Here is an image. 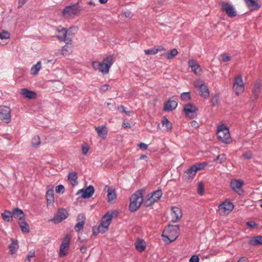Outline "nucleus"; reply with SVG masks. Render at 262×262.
Returning <instances> with one entry per match:
<instances>
[{"mask_svg":"<svg viewBox=\"0 0 262 262\" xmlns=\"http://www.w3.org/2000/svg\"><path fill=\"white\" fill-rule=\"evenodd\" d=\"M113 63V56H108L104 58L102 62L93 61L92 64L95 70H98L103 74H107Z\"/></svg>","mask_w":262,"mask_h":262,"instance_id":"1","label":"nucleus"},{"mask_svg":"<svg viewBox=\"0 0 262 262\" xmlns=\"http://www.w3.org/2000/svg\"><path fill=\"white\" fill-rule=\"evenodd\" d=\"M114 213V211L108 212L102 217L101 221V223L97 229V231L96 232L95 230L94 229V234H97L99 232L103 233L107 231L108 227L114 216L113 215Z\"/></svg>","mask_w":262,"mask_h":262,"instance_id":"2","label":"nucleus"},{"mask_svg":"<svg viewBox=\"0 0 262 262\" xmlns=\"http://www.w3.org/2000/svg\"><path fill=\"white\" fill-rule=\"evenodd\" d=\"M179 225H169L165 227L162 236L167 238L170 242L175 241L178 236Z\"/></svg>","mask_w":262,"mask_h":262,"instance_id":"3","label":"nucleus"},{"mask_svg":"<svg viewBox=\"0 0 262 262\" xmlns=\"http://www.w3.org/2000/svg\"><path fill=\"white\" fill-rule=\"evenodd\" d=\"M143 201L142 192L138 191L132 195L130 198L129 209L131 211H136Z\"/></svg>","mask_w":262,"mask_h":262,"instance_id":"4","label":"nucleus"},{"mask_svg":"<svg viewBox=\"0 0 262 262\" xmlns=\"http://www.w3.org/2000/svg\"><path fill=\"white\" fill-rule=\"evenodd\" d=\"M217 136L223 142L229 144L232 140L230 137L229 128L225 125L222 124L217 127Z\"/></svg>","mask_w":262,"mask_h":262,"instance_id":"5","label":"nucleus"},{"mask_svg":"<svg viewBox=\"0 0 262 262\" xmlns=\"http://www.w3.org/2000/svg\"><path fill=\"white\" fill-rule=\"evenodd\" d=\"M78 28L77 27H71L69 30H67L66 28H63L61 26L58 27L57 28V31L58 32H62V36H57V38L60 41H67L68 40H71L69 38L67 37V34L69 36H73L74 35L77 31Z\"/></svg>","mask_w":262,"mask_h":262,"instance_id":"6","label":"nucleus"},{"mask_svg":"<svg viewBox=\"0 0 262 262\" xmlns=\"http://www.w3.org/2000/svg\"><path fill=\"white\" fill-rule=\"evenodd\" d=\"M81 10V8L79 6L75 5L67 6L63 9L62 15L66 18H73Z\"/></svg>","mask_w":262,"mask_h":262,"instance_id":"7","label":"nucleus"},{"mask_svg":"<svg viewBox=\"0 0 262 262\" xmlns=\"http://www.w3.org/2000/svg\"><path fill=\"white\" fill-rule=\"evenodd\" d=\"M221 10L226 13L229 17H233L237 15L234 7L231 3L221 2L220 3Z\"/></svg>","mask_w":262,"mask_h":262,"instance_id":"8","label":"nucleus"},{"mask_svg":"<svg viewBox=\"0 0 262 262\" xmlns=\"http://www.w3.org/2000/svg\"><path fill=\"white\" fill-rule=\"evenodd\" d=\"M234 207L233 203L225 201L219 206V213L221 215H227L233 209Z\"/></svg>","mask_w":262,"mask_h":262,"instance_id":"9","label":"nucleus"},{"mask_svg":"<svg viewBox=\"0 0 262 262\" xmlns=\"http://www.w3.org/2000/svg\"><path fill=\"white\" fill-rule=\"evenodd\" d=\"M233 90L237 95H239L244 91L245 84L242 76L239 75L235 77Z\"/></svg>","mask_w":262,"mask_h":262,"instance_id":"10","label":"nucleus"},{"mask_svg":"<svg viewBox=\"0 0 262 262\" xmlns=\"http://www.w3.org/2000/svg\"><path fill=\"white\" fill-rule=\"evenodd\" d=\"M194 86L200 89V95L204 98H208L209 96V91L208 86L205 84L204 82L198 80L194 82Z\"/></svg>","mask_w":262,"mask_h":262,"instance_id":"11","label":"nucleus"},{"mask_svg":"<svg viewBox=\"0 0 262 262\" xmlns=\"http://www.w3.org/2000/svg\"><path fill=\"white\" fill-rule=\"evenodd\" d=\"M0 119L6 123L11 122V109L9 107L7 106H0Z\"/></svg>","mask_w":262,"mask_h":262,"instance_id":"12","label":"nucleus"},{"mask_svg":"<svg viewBox=\"0 0 262 262\" xmlns=\"http://www.w3.org/2000/svg\"><path fill=\"white\" fill-rule=\"evenodd\" d=\"M184 111L186 117L190 119H193L197 116L198 108L191 103H188L185 105Z\"/></svg>","mask_w":262,"mask_h":262,"instance_id":"13","label":"nucleus"},{"mask_svg":"<svg viewBox=\"0 0 262 262\" xmlns=\"http://www.w3.org/2000/svg\"><path fill=\"white\" fill-rule=\"evenodd\" d=\"M68 215L69 213L65 209L60 208L58 209L54 217L51 221L55 224H58L67 219Z\"/></svg>","mask_w":262,"mask_h":262,"instance_id":"14","label":"nucleus"},{"mask_svg":"<svg viewBox=\"0 0 262 262\" xmlns=\"http://www.w3.org/2000/svg\"><path fill=\"white\" fill-rule=\"evenodd\" d=\"M70 239L69 235L64 237L60 246L59 257H63L66 255L69 248Z\"/></svg>","mask_w":262,"mask_h":262,"instance_id":"15","label":"nucleus"},{"mask_svg":"<svg viewBox=\"0 0 262 262\" xmlns=\"http://www.w3.org/2000/svg\"><path fill=\"white\" fill-rule=\"evenodd\" d=\"M162 192L161 189H158L153 192L152 195L144 203L146 206H150L159 200L162 196Z\"/></svg>","mask_w":262,"mask_h":262,"instance_id":"16","label":"nucleus"},{"mask_svg":"<svg viewBox=\"0 0 262 262\" xmlns=\"http://www.w3.org/2000/svg\"><path fill=\"white\" fill-rule=\"evenodd\" d=\"M244 182L241 180L234 179L230 182V187L239 194L243 193V190L241 188Z\"/></svg>","mask_w":262,"mask_h":262,"instance_id":"17","label":"nucleus"},{"mask_svg":"<svg viewBox=\"0 0 262 262\" xmlns=\"http://www.w3.org/2000/svg\"><path fill=\"white\" fill-rule=\"evenodd\" d=\"M171 221L173 223H177L179 222L183 216L181 209L177 207H172L171 208Z\"/></svg>","mask_w":262,"mask_h":262,"instance_id":"18","label":"nucleus"},{"mask_svg":"<svg viewBox=\"0 0 262 262\" xmlns=\"http://www.w3.org/2000/svg\"><path fill=\"white\" fill-rule=\"evenodd\" d=\"M80 192L82 193V196L83 198L88 199L91 198L93 195L94 193V189L93 186L90 185L87 188H86L84 190H79L77 194Z\"/></svg>","mask_w":262,"mask_h":262,"instance_id":"19","label":"nucleus"},{"mask_svg":"<svg viewBox=\"0 0 262 262\" xmlns=\"http://www.w3.org/2000/svg\"><path fill=\"white\" fill-rule=\"evenodd\" d=\"M189 66L191 68V70L196 75H200L201 74V69L200 66L193 59H190L188 61Z\"/></svg>","mask_w":262,"mask_h":262,"instance_id":"20","label":"nucleus"},{"mask_svg":"<svg viewBox=\"0 0 262 262\" xmlns=\"http://www.w3.org/2000/svg\"><path fill=\"white\" fill-rule=\"evenodd\" d=\"M261 93V84L259 82H256L254 86L252 99L253 101L257 100Z\"/></svg>","mask_w":262,"mask_h":262,"instance_id":"21","label":"nucleus"},{"mask_svg":"<svg viewBox=\"0 0 262 262\" xmlns=\"http://www.w3.org/2000/svg\"><path fill=\"white\" fill-rule=\"evenodd\" d=\"M258 0H244L247 6L251 11L257 10L260 8Z\"/></svg>","mask_w":262,"mask_h":262,"instance_id":"22","label":"nucleus"},{"mask_svg":"<svg viewBox=\"0 0 262 262\" xmlns=\"http://www.w3.org/2000/svg\"><path fill=\"white\" fill-rule=\"evenodd\" d=\"M178 105L177 102L174 100H169L164 106V110L169 112L174 110Z\"/></svg>","mask_w":262,"mask_h":262,"instance_id":"23","label":"nucleus"},{"mask_svg":"<svg viewBox=\"0 0 262 262\" xmlns=\"http://www.w3.org/2000/svg\"><path fill=\"white\" fill-rule=\"evenodd\" d=\"M66 42L65 46L62 47V54L64 56L69 55L72 52V40H69Z\"/></svg>","mask_w":262,"mask_h":262,"instance_id":"24","label":"nucleus"},{"mask_svg":"<svg viewBox=\"0 0 262 262\" xmlns=\"http://www.w3.org/2000/svg\"><path fill=\"white\" fill-rule=\"evenodd\" d=\"M196 171L195 170L194 167L192 165L185 172L184 176L189 180L193 179L194 176L196 173Z\"/></svg>","mask_w":262,"mask_h":262,"instance_id":"25","label":"nucleus"},{"mask_svg":"<svg viewBox=\"0 0 262 262\" xmlns=\"http://www.w3.org/2000/svg\"><path fill=\"white\" fill-rule=\"evenodd\" d=\"M21 94L25 98L30 99L36 98L37 96L35 92L29 91L27 89H21Z\"/></svg>","mask_w":262,"mask_h":262,"instance_id":"26","label":"nucleus"},{"mask_svg":"<svg viewBox=\"0 0 262 262\" xmlns=\"http://www.w3.org/2000/svg\"><path fill=\"white\" fill-rule=\"evenodd\" d=\"M85 217L83 214H79L77 217V220L79 221L75 226V229L76 231L81 230L84 224Z\"/></svg>","mask_w":262,"mask_h":262,"instance_id":"27","label":"nucleus"},{"mask_svg":"<svg viewBox=\"0 0 262 262\" xmlns=\"http://www.w3.org/2000/svg\"><path fill=\"white\" fill-rule=\"evenodd\" d=\"M136 249L140 252L143 251L146 247V243L144 240L138 239L135 243Z\"/></svg>","mask_w":262,"mask_h":262,"instance_id":"28","label":"nucleus"},{"mask_svg":"<svg viewBox=\"0 0 262 262\" xmlns=\"http://www.w3.org/2000/svg\"><path fill=\"white\" fill-rule=\"evenodd\" d=\"M98 135L102 139H105L107 135V130L104 126H98L95 127Z\"/></svg>","mask_w":262,"mask_h":262,"instance_id":"29","label":"nucleus"},{"mask_svg":"<svg viewBox=\"0 0 262 262\" xmlns=\"http://www.w3.org/2000/svg\"><path fill=\"white\" fill-rule=\"evenodd\" d=\"M249 244L253 246H257L262 244V236H256L252 237L249 241Z\"/></svg>","mask_w":262,"mask_h":262,"instance_id":"30","label":"nucleus"},{"mask_svg":"<svg viewBox=\"0 0 262 262\" xmlns=\"http://www.w3.org/2000/svg\"><path fill=\"white\" fill-rule=\"evenodd\" d=\"M12 212L13 217L20 220L24 219L25 214L24 212L21 209L18 208H16L13 210V211Z\"/></svg>","mask_w":262,"mask_h":262,"instance_id":"31","label":"nucleus"},{"mask_svg":"<svg viewBox=\"0 0 262 262\" xmlns=\"http://www.w3.org/2000/svg\"><path fill=\"white\" fill-rule=\"evenodd\" d=\"M178 54V52L177 49H173L170 51H168L162 54L165 58L167 59H171L176 57Z\"/></svg>","mask_w":262,"mask_h":262,"instance_id":"32","label":"nucleus"},{"mask_svg":"<svg viewBox=\"0 0 262 262\" xmlns=\"http://www.w3.org/2000/svg\"><path fill=\"white\" fill-rule=\"evenodd\" d=\"M68 178L72 185L75 186L77 185V174L76 172H70L68 174Z\"/></svg>","mask_w":262,"mask_h":262,"instance_id":"33","label":"nucleus"},{"mask_svg":"<svg viewBox=\"0 0 262 262\" xmlns=\"http://www.w3.org/2000/svg\"><path fill=\"white\" fill-rule=\"evenodd\" d=\"M106 187H107V198H108V201L109 202H111L114 200H115L116 199V194L115 193V189L112 187H107V186Z\"/></svg>","mask_w":262,"mask_h":262,"instance_id":"34","label":"nucleus"},{"mask_svg":"<svg viewBox=\"0 0 262 262\" xmlns=\"http://www.w3.org/2000/svg\"><path fill=\"white\" fill-rule=\"evenodd\" d=\"M21 232L24 233H28L30 232L28 224L25 221H21L18 223Z\"/></svg>","mask_w":262,"mask_h":262,"instance_id":"35","label":"nucleus"},{"mask_svg":"<svg viewBox=\"0 0 262 262\" xmlns=\"http://www.w3.org/2000/svg\"><path fill=\"white\" fill-rule=\"evenodd\" d=\"M41 68V62L39 61L37 63L33 66V67L31 69V74L33 75H36L38 74L39 70Z\"/></svg>","mask_w":262,"mask_h":262,"instance_id":"36","label":"nucleus"},{"mask_svg":"<svg viewBox=\"0 0 262 262\" xmlns=\"http://www.w3.org/2000/svg\"><path fill=\"white\" fill-rule=\"evenodd\" d=\"M2 216L4 220L7 222H10L12 220L13 215L12 212L6 210L4 212L2 213Z\"/></svg>","mask_w":262,"mask_h":262,"instance_id":"37","label":"nucleus"},{"mask_svg":"<svg viewBox=\"0 0 262 262\" xmlns=\"http://www.w3.org/2000/svg\"><path fill=\"white\" fill-rule=\"evenodd\" d=\"M46 197L47 200V202L48 204H51L54 202V192L53 190H49L47 191L46 193Z\"/></svg>","mask_w":262,"mask_h":262,"instance_id":"38","label":"nucleus"},{"mask_svg":"<svg viewBox=\"0 0 262 262\" xmlns=\"http://www.w3.org/2000/svg\"><path fill=\"white\" fill-rule=\"evenodd\" d=\"M207 165L208 163L202 162L195 164L193 165V166L194 167L195 170L198 172L199 170L203 169Z\"/></svg>","mask_w":262,"mask_h":262,"instance_id":"39","label":"nucleus"},{"mask_svg":"<svg viewBox=\"0 0 262 262\" xmlns=\"http://www.w3.org/2000/svg\"><path fill=\"white\" fill-rule=\"evenodd\" d=\"M31 144L34 147H37L40 144V138L38 136H34L32 139Z\"/></svg>","mask_w":262,"mask_h":262,"instance_id":"40","label":"nucleus"},{"mask_svg":"<svg viewBox=\"0 0 262 262\" xmlns=\"http://www.w3.org/2000/svg\"><path fill=\"white\" fill-rule=\"evenodd\" d=\"M18 244L14 241L9 245V248L12 254L15 253L18 249Z\"/></svg>","mask_w":262,"mask_h":262,"instance_id":"41","label":"nucleus"},{"mask_svg":"<svg viewBox=\"0 0 262 262\" xmlns=\"http://www.w3.org/2000/svg\"><path fill=\"white\" fill-rule=\"evenodd\" d=\"M226 160V156L225 154L219 155L217 158L214 160V161H219L220 164L223 163Z\"/></svg>","mask_w":262,"mask_h":262,"instance_id":"42","label":"nucleus"},{"mask_svg":"<svg viewBox=\"0 0 262 262\" xmlns=\"http://www.w3.org/2000/svg\"><path fill=\"white\" fill-rule=\"evenodd\" d=\"M81 150L82 154L86 155L90 150V146L86 142L83 143L81 145Z\"/></svg>","mask_w":262,"mask_h":262,"instance_id":"43","label":"nucleus"},{"mask_svg":"<svg viewBox=\"0 0 262 262\" xmlns=\"http://www.w3.org/2000/svg\"><path fill=\"white\" fill-rule=\"evenodd\" d=\"M211 101L213 106H215L218 104L220 102L219 96L218 95H214L212 96L211 99Z\"/></svg>","mask_w":262,"mask_h":262,"instance_id":"44","label":"nucleus"},{"mask_svg":"<svg viewBox=\"0 0 262 262\" xmlns=\"http://www.w3.org/2000/svg\"><path fill=\"white\" fill-rule=\"evenodd\" d=\"M198 192L201 196L204 194V185L202 182H200L198 184Z\"/></svg>","mask_w":262,"mask_h":262,"instance_id":"45","label":"nucleus"},{"mask_svg":"<svg viewBox=\"0 0 262 262\" xmlns=\"http://www.w3.org/2000/svg\"><path fill=\"white\" fill-rule=\"evenodd\" d=\"M181 98L183 100L189 101L191 99V96L189 92H184L181 95Z\"/></svg>","mask_w":262,"mask_h":262,"instance_id":"46","label":"nucleus"},{"mask_svg":"<svg viewBox=\"0 0 262 262\" xmlns=\"http://www.w3.org/2000/svg\"><path fill=\"white\" fill-rule=\"evenodd\" d=\"M163 126H165L168 130H170L172 129V124L167 119L165 118L162 122Z\"/></svg>","mask_w":262,"mask_h":262,"instance_id":"47","label":"nucleus"},{"mask_svg":"<svg viewBox=\"0 0 262 262\" xmlns=\"http://www.w3.org/2000/svg\"><path fill=\"white\" fill-rule=\"evenodd\" d=\"M9 37L10 34L8 32L6 31H3L2 32L0 33L1 39H8Z\"/></svg>","mask_w":262,"mask_h":262,"instance_id":"48","label":"nucleus"},{"mask_svg":"<svg viewBox=\"0 0 262 262\" xmlns=\"http://www.w3.org/2000/svg\"><path fill=\"white\" fill-rule=\"evenodd\" d=\"M222 61L223 62H228L230 60V57L226 53H223L221 55Z\"/></svg>","mask_w":262,"mask_h":262,"instance_id":"49","label":"nucleus"},{"mask_svg":"<svg viewBox=\"0 0 262 262\" xmlns=\"http://www.w3.org/2000/svg\"><path fill=\"white\" fill-rule=\"evenodd\" d=\"M144 52L146 55H155L157 53V50H156L155 48H152L145 50Z\"/></svg>","mask_w":262,"mask_h":262,"instance_id":"50","label":"nucleus"},{"mask_svg":"<svg viewBox=\"0 0 262 262\" xmlns=\"http://www.w3.org/2000/svg\"><path fill=\"white\" fill-rule=\"evenodd\" d=\"M64 191V187L62 185H59L56 186L55 191L58 193H63Z\"/></svg>","mask_w":262,"mask_h":262,"instance_id":"51","label":"nucleus"},{"mask_svg":"<svg viewBox=\"0 0 262 262\" xmlns=\"http://www.w3.org/2000/svg\"><path fill=\"white\" fill-rule=\"evenodd\" d=\"M35 257V252L34 251H30L29 254L27 255V260L28 262H30L31 259L33 257Z\"/></svg>","mask_w":262,"mask_h":262,"instance_id":"52","label":"nucleus"},{"mask_svg":"<svg viewBox=\"0 0 262 262\" xmlns=\"http://www.w3.org/2000/svg\"><path fill=\"white\" fill-rule=\"evenodd\" d=\"M189 262H199V257L197 255H194L189 259Z\"/></svg>","mask_w":262,"mask_h":262,"instance_id":"53","label":"nucleus"},{"mask_svg":"<svg viewBox=\"0 0 262 262\" xmlns=\"http://www.w3.org/2000/svg\"><path fill=\"white\" fill-rule=\"evenodd\" d=\"M246 225L252 228L256 227L257 226V224L254 221H250L246 223Z\"/></svg>","mask_w":262,"mask_h":262,"instance_id":"54","label":"nucleus"},{"mask_svg":"<svg viewBox=\"0 0 262 262\" xmlns=\"http://www.w3.org/2000/svg\"><path fill=\"white\" fill-rule=\"evenodd\" d=\"M118 110L121 112H123V113H125L126 114L129 115V112H127L126 110H125V107H124L122 105H120L119 106H118Z\"/></svg>","mask_w":262,"mask_h":262,"instance_id":"55","label":"nucleus"},{"mask_svg":"<svg viewBox=\"0 0 262 262\" xmlns=\"http://www.w3.org/2000/svg\"><path fill=\"white\" fill-rule=\"evenodd\" d=\"M139 147L142 149L146 150L147 149L148 145L147 144L144 143H140L139 144Z\"/></svg>","mask_w":262,"mask_h":262,"instance_id":"56","label":"nucleus"},{"mask_svg":"<svg viewBox=\"0 0 262 262\" xmlns=\"http://www.w3.org/2000/svg\"><path fill=\"white\" fill-rule=\"evenodd\" d=\"M191 126L195 128H197L199 127V124L196 121H192L191 122Z\"/></svg>","mask_w":262,"mask_h":262,"instance_id":"57","label":"nucleus"},{"mask_svg":"<svg viewBox=\"0 0 262 262\" xmlns=\"http://www.w3.org/2000/svg\"><path fill=\"white\" fill-rule=\"evenodd\" d=\"M243 157L245 159H250L252 158V155L249 152H245L243 154Z\"/></svg>","mask_w":262,"mask_h":262,"instance_id":"58","label":"nucleus"},{"mask_svg":"<svg viewBox=\"0 0 262 262\" xmlns=\"http://www.w3.org/2000/svg\"><path fill=\"white\" fill-rule=\"evenodd\" d=\"M237 262H249V259L247 257L243 256L241 257Z\"/></svg>","mask_w":262,"mask_h":262,"instance_id":"59","label":"nucleus"},{"mask_svg":"<svg viewBox=\"0 0 262 262\" xmlns=\"http://www.w3.org/2000/svg\"><path fill=\"white\" fill-rule=\"evenodd\" d=\"M109 87V85L108 84H105L102 86H101V87L100 88V90L102 91V92H105L107 90L108 88Z\"/></svg>","mask_w":262,"mask_h":262,"instance_id":"60","label":"nucleus"},{"mask_svg":"<svg viewBox=\"0 0 262 262\" xmlns=\"http://www.w3.org/2000/svg\"><path fill=\"white\" fill-rule=\"evenodd\" d=\"M18 7H22L28 1V0H18Z\"/></svg>","mask_w":262,"mask_h":262,"instance_id":"61","label":"nucleus"},{"mask_svg":"<svg viewBox=\"0 0 262 262\" xmlns=\"http://www.w3.org/2000/svg\"><path fill=\"white\" fill-rule=\"evenodd\" d=\"M156 50H157V53L158 52L165 50L163 46H159L157 48H155Z\"/></svg>","mask_w":262,"mask_h":262,"instance_id":"62","label":"nucleus"},{"mask_svg":"<svg viewBox=\"0 0 262 262\" xmlns=\"http://www.w3.org/2000/svg\"><path fill=\"white\" fill-rule=\"evenodd\" d=\"M86 250V248L85 246H82L80 248V251L82 253H85Z\"/></svg>","mask_w":262,"mask_h":262,"instance_id":"63","label":"nucleus"},{"mask_svg":"<svg viewBox=\"0 0 262 262\" xmlns=\"http://www.w3.org/2000/svg\"><path fill=\"white\" fill-rule=\"evenodd\" d=\"M123 126L124 128H128L130 127V124L128 122H124Z\"/></svg>","mask_w":262,"mask_h":262,"instance_id":"64","label":"nucleus"}]
</instances>
